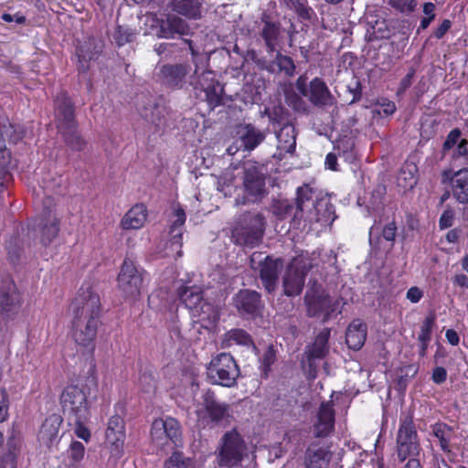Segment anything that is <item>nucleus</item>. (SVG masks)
Returning <instances> with one entry per match:
<instances>
[{
  "label": "nucleus",
  "mask_w": 468,
  "mask_h": 468,
  "mask_svg": "<svg viewBox=\"0 0 468 468\" xmlns=\"http://www.w3.org/2000/svg\"><path fill=\"white\" fill-rule=\"evenodd\" d=\"M177 295L193 317H198L196 322H217L218 314L214 306L204 298V291L198 285L183 284L177 289Z\"/></svg>",
  "instance_id": "nucleus-1"
},
{
  "label": "nucleus",
  "mask_w": 468,
  "mask_h": 468,
  "mask_svg": "<svg viewBox=\"0 0 468 468\" xmlns=\"http://www.w3.org/2000/svg\"><path fill=\"white\" fill-rule=\"evenodd\" d=\"M265 225V218L260 213L244 215L232 229L233 242L250 249L259 246L264 236Z\"/></svg>",
  "instance_id": "nucleus-2"
},
{
  "label": "nucleus",
  "mask_w": 468,
  "mask_h": 468,
  "mask_svg": "<svg viewBox=\"0 0 468 468\" xmlns=\"http://www.w3.org/2000/svg\"><path fill=\"white\" fill-rule=\"evenodd\" d=\"M69 309L75 320L86 322L98 320L102 314L101 298L90 283H83L80 287Z\"/></svg>",
  "instance_id": "nucleus-3"
},
{
  "label": "nucleus",
  "mask_w": 468,
  "mask_h": 468,
  "mask_svg": "<svg viewBox=\"0 0 468 468\" xmlns=\"http://www.w3.org/2000/svg\"><path fill=\"white\" fill-rule=\"evenodd\" d=\"M146 271L135 265L131 258L125 257L117 276L118 289L125 299L135 300L142 292Z\"/></svg>",
  "instance_id": "nucleus-4"
},
{
  "label": "nucleus",
  "mask_w": 468,
  "mask_h": 468,
  "mask_svg": "<svg viewBox=\"0 0 468 468\" xmlns=\"http://www.w3.org/2000/svg\"><path fill=\"white\" fill-rule=\"evenodd\" d=\"M207 375L211 383L231 388L237 382L239 368L230 354L220 353L211 359Z\"/></svg>",
  "instance_id": "nucleus-5"
},
{
  "label": "nucleus",
  "mask_w": 468,
  "mask_h": 468,
  "mask_svg": "<svg viewBox=\"0 0 468 468\" xmlns=\"http://www.w3.org/2000/svg\"><path fill=\"white\" fill-rule=\"evenodd\" d=\"M60 404L64 414L71 420H86L90 415V403L82 387H66L60 395Z\"/></svg>",
  "instance_id": "nucleus-6"
},
{
  "label": "nucleus",
  "mask_w": 468,
  "mask_h": 468,
  "mask_svg": "<svg viewBox=\"0 0 468 468\" xmlns=\"http://www.w3.org/2000/svg\"><path fill=\"white\" fill-rule=\"evenodd\" d=\"M246 445L235 430L227 432L221 439L218 455L219 468H235L239 465L246 452Z\"/></svg>",
  "instance_id": "nucleus-7"
},
{
  "label": "nucleus",
  "mask_w": 468,
  "mask_h": 468,
  "mask_svg": "<svg viewBox=\"0 0 468 468\" xmlns=\"http://www.w3.org/2000/svg\"><path fill=\"white\" fill-rule=\"evenodd\" d=\"M203 408L197 410V420L203 426L210 423L218 424L229 421L231 417L230 407L216 399L212 391L207 390L202 395Z\"/></svg>",
  "instance_id": "nucleus-8"
},
{
  "label": "nucleus",
  "mask_w": 468,
  "mask_h": 468,
  "mask_svg": "<svg viewBox=\"0 0 468 468\" xmlns=\"http://www.w3.org/2000/svg\"><path fill=\"white\" fill-rule=\"evenodd\" d=\"M417 431L410 418H406L400 424L397 436V456L399 462L407 458H416L420 453Z\"/></svg>",
  "instance_id": "nucleus-9"
},
{
  "label": "nucleus",
  "mask_w": 468,
  "mask_h": 468,
  "mask_svg": "<svg viewBox=\"0 0 468 468\" xmlns=\"http://www.w3.org/2000/svg\"><path fill=\"white\" fill-rule=\"evenodd\" d=\"M181 437V427L179 422L171 417L160 418L153 421L151 438L153 442L160 448H164L171 441L178 445Z\"/></svg>",
  "instance_id": "nucleus-10"
},
{
  "label": "nucleus",
  "mask_w": 468,
  "mask_h": 468,
  "mask_svg": "<svg viewBox=\"0 0 468 468\" xmlns=\"http://www.w3.org/2000/svg\"><path fill=\"white\" fill-rule=\"evenodd\" d=\"M232 303L238 313L243 317L256 319L261 316L264 310L261 294L254 290L240 289L233 296Z\"/></svg>",
  "instance_id": "nucleus-11"
},
{
  "label": "nucleus",
  "mask_w": 468,
  "mask_h": 468,
  "mask_svg": "<svg viewBox=\"0 0 468 468\" xmlns=\"http://www.w3.org/2000/svg\"><path fill=\"white\" fill-rule=\"evenodd\" d=\"M44 208L39 218L40 241L43 246H48L58 235L60 220L54 214L55 203L50 197L44 201Z\"/></svg>",
  "instance_id": "nucleus-12"
},
{
  "label": "nucleus",
  "mask_w": 468,
  "mask_h": 468,
  "mask_svg": "<svg viewBox=\"0 0 468 468\" xmlns=\"http://www.w3.org/2000/svg\"><path fill=\"white\" fill-rule=\"evenodd\" d=\"M305 302L310 316L324 315L323 322L335 319L340 312L339 302L333 300L331 296L324 293H306Z\"/></svg>",
  "instance_id": "nucleus-13"
},
{
  "label": "nucleus",
  "mask_w": 468,
  "mask_h": 468,
  "mask_svg": "<svg viewBox=\"0 0 468 468\" xmlns=\"http://www.w3.org/2000/svg\"><path fill=\"white\" fill-rule=\"evenodd\" d=\"M442 182H449L451 194L456 203L468 205V166H463L457 171H443Z\"/></svg>",
  "instance_id": "nucleus-14"
},
{
  "label": "nucleus",
  "mask_w": 468,
  "mask_h": 468,
  "mask_svg": "<svg viewBox=\"0 0 468 468\" xmlns=\"http://www.w3.org/2000/svg\"><path fill=\"white\" fill-rule=\"evenodd\" d=\"M451 150H452L451 154L452 163L455 164L463 159V165L468 166V140L462 138L460 128H453L447 134L441 148V158L445 157Z\"/></svg>",
  "instance_id": "nucleus-15"
},
{
  "label": "nucleus",
  "mask_w": 468,
  "mask_h": 468,
  "mask_svg": "<svg viewBox=\"0 0 468 468\" xmlns=\"http://www.w3.org/2000/svg\"><path fill=\"white\" fill-rule=\"evenodd\" d=\"M190 69L191 67L187 63L164 64L157 73L158 81L162 86L171 90L182 89Z\"/></svg>",
  "instance_id": "nucleus-16"
},
{
  "label": "nucleus",
  "mask_w": 468,
  "mask_h": 468,
  "mask_svg": "<svg viewBox=\"0 0 468 468\" xmlns=\"http://www.w3.org/2000/svg\"><path fill=\"white\" fill-rule=\"evenodd\" d=\"M106 445L114 458H120L123 451L124 422L121 416L114 415L109 419L105 432Z\"/></svg>",
  "instance_id": "nucleus-17"
},
{
  "label": "nucleus",
  "mask_w": 468,
  "mask_h": 468,
  "mask_svg": "<svg viewBox=\"0 0 468 468\" xmlns=\"http://www.w3.org/2000/svg\"><path fill=\"white\" fill-rule=\"evenodd\" d=\"M55 112L58 131L78 128V122L75 118V105L67 93L61 92L56 97Z\"/></svg>",
  "instance_id": "nucleus-18"
},
{
  "label": "nucleus",
  "mask_w": 468,
  "mask_h": 468,
  "mask_svg": "<svg viewBox=\"0 0 468 468\" xmlns=\"http://www.w3.org/2000/svg\"><path fill=\"white\" fill-rule=\"evenodd\" d=\"M330 330L328 328L323 329L315 337L314 342L307 346L305 351L306 360L308 363V378H316V366L314 363V359L324 358L329 350L328 338Z\"/></svg>",
  "instance_id": "nucleus-19"
},
{
  "label": "nucleus",
  "mask_w": 468,
  "mask_h": 468,
  "mask_svg": "<svg viewBox=\"0 0 468 468\" xmlns=\"http://www.w3.org/2000/svg\"><path fill=\"white\" fill-rule=\"evenodd\" d=\"M211 71L201 74L197 84L205 93V100L212 111L223 103L224 88L218 80H215Z\"/></svg>",
  "instance_id": "nucleus-20"
},
{
  "label": "nucleus",
  "mask_w": 468,
  "mask_h": 468,
  "mask_svg": "<svg viewBox=\"0 0 468 468\" xmlns=\"http://www.w3.org/2000/svg\"><path fill=\"white\" fill-rule=\"evenodd\" d=\"M336 218L335 206L327 197L317 198L314 204L313 210H310L306 217H303L304 221L310 225L314 223H320L322 226L331 225Z\"/></svg>",
  "instance_id": "nucleus-21"
},
{
  "label": "nucleus",
  "mask_w": 468,
  "mask_h": 468,
  "mask_svg": "<svg viewBox=\"0 0 468 468\" xmlns=\"http://www.w3.org/2000/svg\"><path fill=\"white\" fill-rule=\"evenodd\" d=\"M282 266L281 259H273L271 256H266L260 262L259 277L264 289L269 292H273L277 288L279 274Z\"/></svg>",
  "instance_id": "nucleus-22"
},
{
  "label": "nucleus",
  "mask_w": 468,
  "mask_h": 468,
  "mask_svg": "<svg viewBox=\"0 0 468 468\" xmlns=\"http://www.w3.org/2000/svg\"><path fill=\"white\" fill-rule=\"evenodd\" d=\"M20 305V296L12 278H3L0 284V314L9 316L17 311Z\"/></svg>",
  "instance_id": "nucleus-23"
},
{
  "label": "nucleus",
  "mask_w": 468,
  "mask_h": 468,
  "mask_svg": "<svg viewBox=\"0 0 468 468\" xmlns=\"http://www.w3.org/2000/svg\"><path fill=\"white\" fill-rule=\"evenodd\" d=\"M148 218V210L144 203L133 205L121 218L120 228L122 230L141 229Z\"/></svg>",
  "instance_id": "nucleus-24"
},
{
  "label": "nucleus",
  "mask_w": 468,
  "mask_h": 468,
  "mask_svg": "<svg viewBox=\"0 0 468 468\" xmlns=\"http://www.w3.org/2000/svg\"><path fill=\"white\" fill-rule=\"evenodd\" d=\"M278 141L276 153L273 157L282 161L286 154H292L296 148V134L292 125L285 124L276 133Z\"/></svg>",
  "instance_id": "nucleus-25"
},
{
  "label": "nucleus",
  "mask_w": 468,
  "mask_h": 468,
  "mask_svg": "<svg viewBox=\"0 0 468 468\" xmlns=\"http://www.w3.org/2000/svg\"><path fill=\"white\" fill-rule=\"evenodd\" d=\"M243 186L248 196L259 197L264 193L265 177L256 165L245 167Z\"/></svg>",
  "instance_id": "nucleus-26"
},
{
  "label": "nucleus",
  "mask_w": 468,
  "mask_h": 468,
  "mask_svg": "<svg viewBox=\"0 0 468 468\" xmlns=\"http://www.w3.org/2000/svg\"><path fill=\"white\" fill-rule=\"evenodd\" d=\"M259 36L263 41L268 54H273L277 49L282 48L283 37L281 23L261 26Z\"/></svg>",
  "instance_id": "nucleus-27"
},
{
  "label": "nucleus",
  "mask_w": 468,
  "mask_h": 468,
  "mask_svg": "<svg viewBox=\"0 0 468 468\" xmlns=\"http://www.w3.org/2000/svg\"><path fill=\"white\" fill-rule=\"evenodd\" d=\"M96 335V324H74L72 336L76 344L83 346L88 354H91L94 350Z\"/></svg>",
  "instance_id": "nucleus-28"
},
{
  "label": "nucleus",
  "mask_w": 468,
  "mask_h": 468,
  "mask_svg": "<svg viewBox=\"0 0 468 468\" xmlns=\"http://www.w3.org/2000/svg\"><path fill=\"white\" fill-rule=\"evenodd\" d=\"M309 101L314 106H331L334 103V97L326 83L319 77L310 81Z\"/></svg>",
  "instance_id": "nucleus-29"
},
{
  "label": "nucleus",
  "mask_w": 468,
  "mask_h": 468,
  "mask_svg": "<svg viewBox=\"0 0 468 468\" xmlns=\"http://www.w3.org/2000/svg\"><path fill=\"white\" fill-rule=\"evenodd\" d=\"M335 412L331 402H323L318 412V420L314 424L316 437H325L334 429Z\"/></svg>",
  "instance_id": "nucleus-30"
},
{
  "label": "nucleus",
  "mask_w": 468,
  "mask_h": 468,
  "mask_svg": "<svg viewBox=\"0 0 468 468\" xmlns=\"http://www.w3.org/2000/svg\"><path fill=\"white\" fill-rule=\"evenodd\" d=\"M62 419L59 415L52 414L43 422L38 433V440L47 446L51 445L58 436Z\"/></svg>",
  "instance_id": "nucleus-31"
},
{
  "label": "nucleus",
  "mask_w": 468,
  "mask_h": 468,
  "mask_svg": "<svg viewBox=\"0 0 468 468\" xmlns=\"http://www.w3.org/2000/svg\"><path fill=\"white\" fill-rule=\"evenodd\" d=\"M331 459L330 452L317 444H312L306 451V468H326Z\"/></svg>",
  "instance_id": "nucleus-32"
},
{
  "label": "nucleus",
  "mask_w": 468,
  "mask_h": 468,
  "mask_svg": "<svg viewBox=\"0 0 468 468\" xmlns=\"http://www.w3.org/2000/svg\"><path fill=\"white\" fill-rule=\"evenodd\" d=\"M272 58L273 71L272 75H282L287 79L292 78L296 73V64L294 59L288 55L283 54L281 48L274 52Z\"/></svg>",
  "instance_id": "nucleus-33"
},
{
  "label": "nucleus",
  "mask_w": 468,
  "mask_h": 468,
  "mask_svg": "<svg viewBox=\"0 0 468 468\" xmlns=\"http://www.w3.org/2000/svg\"><path fill=\"white\" fill-rule=\"evenodd\" d=\"M305 282V276L298 269H289L283 277V291L287 296L301 294Z\"/></svg>",
  "instance_id": "nucleus-34"
},
{
  "label": "nucleus",
  "mask_w": 468,
  "mask_h": 468,
  "mask_svg": "<svg viewBox=\"0 0 468 468\" xmlns=\"http://www.w3.org/2000/svg\"><path fill=\"white\" fill-rule=\"evenodd\" d=\"M187 29L186 21L175 15H168L160 23V32L165 38L173 37L176 34L185 35Z\"/></svg>",
  "instance_id": "nucleus-35"
},
{
  "label": "nucleus",
  "mask_w": 468,
  "mask_h": 468,
  "mask_svg": "<svg viewBox=\"0 0 468 468\" xmlns=\"http://www.w3.org/2000/svg\"><path fill=\"white\" fill-rule=\"evenodd\" d=\"M314 189L308 184L299 186L296 191V208L292 218L293 228H299L303 219V206L306 201L313 199Z\"/></svg>",
  "instance_id": "nucleus-36"
},
{
  "label": "nucleus",
  "mask_w": 468,
  "mask_h": 468,
  "mask_svg": "<svg viewBox=\"0 0 468 468\" xmlns=\"http://www.w3.org/2000/svg\"><path fill=\"white\" fill-rule=\"evenodd\" d=\"M171 9L188 18L197 19L201 16L200 0H170Z\"/></svg>",
  "instance_id": "nucleus-37"
},
{
  "label": "nucleus",
  "mask_w": 468,
  "mask_h": 468,
  "mask_svg": "<svg viewBox=\"0 0 468 468\" xmlns=\"http://www.w3.org/2000/svg\"><path fill=\"white\" fill-rule=\"evenodd\" d=\"M334 150L345 162L354 164L357 160L355 140L352 137H340L334 144Z\"/></svg>",
  "instance_id": "nucleus-38"
},
{
  "label": "nucleus",
  "mask_w": 468,
  "mask_h": 468,
  "mask_svg": "<svg viewBox=\"0 0 468 468\" xmlns=\"http://www.w3.org/2000/svg\"><path fill=\"white\" fill-rule=\"evenodd\" d=\"M367 337L366 324H349L346 333V342L349 348L358 350Z\"/></svg>",
  "instance_id": "nucleus-39"
},
{
  "label": "nucleus",
  "mask_w": 468,
  "mask_h": 468,
  "mask_svg": "<svg viewBox=\"0 0 468 468\" xmlns=\"http://www.w3.org/2000/svg\"><path fill=\"white\" fill-rule=\"evenodd\" d=\"M244 133L240 136V141L244 150L252 151L260 145L265 139L263 132L257 130L252 124H246Z\"/></svg>",
  "instance_id": "nucleus-40"
},
{
  "label": "nucleus",
  "mask_w": 468,
  "mask_h": 468,
  "mask_svg": "<svg viewBox=\"0 0 468 468\" xmlns=\"http://www.w3.org/2000/svg\"><path fill=\"white\" fill-rule=\"evenodd\" d=\"M295 208L296 205L294 206L288 199H273L270 207L271 212L278 220H283L290 217H292V219L294 218ZM292 226L293 227L292 223Z\"/></svg>",
  "instance_id": "nucleus-41"
},
{
  "label": "nucleus",
  "mask_w": 468,
  "mask_h": 468,
  "mask_svg": "<svg viewBox=\"0 0 468 468\" xmlns=\"http://www.w3.org/2000/svg\"><path fill=\"white\" fill-rule=\"evenodd\" d=\"M234 345L249 346L252 345V340L245 331L241 329H234L224 335L222 339V346L228 348Z\"/></svg>",
  "instance_id": "nucleus-42"
},
{
  "label": "nucleus",
  "mask_w": 468,
  "mask_h": 468,
  "mask_svg": "<svg viewBox=\"0 0 468 468\" xmlns=\"http://www.w3.org/2000/svg\"><path fill=\"white\" fill-rule=\"evenodd\" d=\"M432 434L438 439L441 450L450 452V441L454 435L452 429L446 424L436 423L432 426Z\"/></svg>",
  "instance_id": "nucleus-43"
},
{
  "label": "nucleus",
  "mask_w": 468,
  "mask_h": 468,
  "mask_svg": "<svg viewBox=\"0 0 468 468\" xmlns=\"http://www.w3.org/2000/svg\"><path fill=\"white\" fill-rule=\"evenodd\" d=\"M68 147L73 151L80 152L86 145L85 140L78 132V128L63 129L59 131Z\"/></svg>",
  "instance_id": "nucleus-44"
},
{
  "label": "nucleus",
  "mask_w": 468,
  "mask_h": 468,
  "mask_svg": "<svg viewBox=\"0 0 468 468\" xmlns=\"http://www.w3.org/2000/svg\"><path fill=\"white\" fill-rule=\"evenodd\" d=\"M5 250L9 262L13 265L18 264L24 252L22 240L16 236L11 237L6 241Z\"/></svg>",
  "instance_id": "nucleus-45"
},
{
  "label": "nucleus",
  "mask_w": 468,
  "mask_h": 468,
  "mask_svg": "<svg viewBox=\"0 0 468 468\" xmlns=\"http://www.w3.org/2000/svg\"><path fill=\"white\" fill-rule=\"evenodd\" d=\"M24 130L20 125H16L8 122L0 128V136L10 144H17L24 138Z\"/></svg>",
  "instance_id": "nucleus-46"
},
{
  "label": "nucleus",
  "mask_w": 468,
  "mask_h": 468,
  "mask_svg": "<svg viewBox=\"0 0 468 468\" xmlns=\"http://www.w3.org/2000/svg\"><path fill=\"white\" fill-rule=\"evenodd\" d=\"M134 31L125 26L117 25L114 28L112 37L118 47H122L133 40Z\"/></svg>",
  "instance_id": "nucleus-47"
},
{
  "label": "nucleus",
  "mask_w": 468,
  "mask_h": 468,
  "mask_svg": "<svg viewBox=\"0 0 468 468\" xmlns=\"http://www.w3.org/2000/svg\"><path fill=\"white\" fill-rule=\"evenodd\" d=\"M436 6L432 2H425L422 5V12L425 15L420 22V26L417 29V33L419 34L421 30H425L429 27L431 22L435 19Z\"/></svg>",
  "instance_id": "nucleus-48"
},
{
  "label": "nucleus",
  "mask_w": 468,
  "mask_h": 468,
  "mask_svg": "<svg viewBox=\"0 0 468 468\" xmlns=\"http://www.w3.org/2000/svg\"><path fill=\"white\" fill-rule=\"evenodd\" d=\"M192 460L185 457L180 452H175L165 463V468H192Z\"/></svg>",
  "instance_id": "nucleus-49"
},
{
  "label": "nucleus",
  "mask_w": 468,
  "mask_h": 468,
  "mask_svg": "<svg viewBox=\"0 0 468 468\" xmlns=\"http://www.w3.org/2000/svg\"><path fill=\"white\" fill-rule=\"evenodd\" d=\"M372 34L369 40L388 39L392 36L391 30L388 28L386 20L377 21L372 27Z\"/></svg>",
  "instance_id": "nucleus-50"
},
{
  "label": "nucleus",
  "mask_w": 468,
  "mask_h": 468,
  "mask_svg": "<svg viewBox=\"0 0 468 468\" xmlns=\"http://www.w3.org/2000/svg\"><path fill=\"white\" fill-rule=\"evenodd\" d=\"M376 105L378 106V109H376L375 112L384 117L392 115L397 110L395 102L387 98L378 99Z\"/></svg>",
  "instance_id": "nucleus-51"
},
{
  "label": "nucleus",
  "mask_w": 468,
  "mask_h": 468,
  "mask_svg": "<svg viewBox=\"0 0 468 468\" xmlns=\"http://www.w3.org/2000/svg\"><path fill=\"white\" fill-rule=\"evenodd\" d=\"M431 338V324H423L418 335V340L420 343V355L424 356L428 347V344Z\"/></svg>",
  "instance_id": "nucleus-52"
},
{
  "label": "nucleus",
  "mask_w": 468,
  "mask_h": 468,
  "mask_svg": "<svg viewBox=\"0 0 468 468\" xmlns=\"http://www.w3.org/2000/svg\"><path fill=\"white\" fill-rule=\"evenodd\" d=\"M68 453L70 461L73 463H78L85 456V447L83 443L74 441L70 443Z\"/></svg>",
  "instance_id": "nucleus-53"
},
{
  "label": "nucleus",
  "mask_w": 468,
  "mask_h": 468,
  "mask_svg": "<svg viewBox=\"0 0 468 468\" xmlns=\"http://www.w3.org/2000/svg\"><path fill=\"white\" fill-rule=\"evenodd\" d=\"M248 55L260 70H264L272 74V71L274 70L272 59L267 60L265 58H259L255 50L249 51Z\"/></svg>",
  "instance_id": "nucleus-54"
},
{
  "label": "nucleus",
  "mask_w": 468,
  "mask_h": 468,
  "mask_svg": "<svg viewBox=\"0 0 468 468\" xmlns=\"http://www.w3.org/2000/svg\"><path fill=\"white\" fill-rule=\"evenodd\" d=\"M174 216L176 217V219L170 225V234H173L176 230H179L180 228H182L185 225L186 219V212L180 205H177L174 208Z\"/></svg>",
  "instance_id": "nucleus-55"
},
{
  "label": "nucleus",
  "mask_w": 468,
  "mask_h": 468,
  "mask_svg": "<svg viewBox=\"0 0 468 468\" xmlns=\"http://www.w3.org/2000/svg\"><path fill=\"white\" fill-rule=\"evenodd\" d=\"M389 5L400 13H412L417 7L416 0H390Z\"/></svg>",
  "instance_id": "nucleus-56"
},
{
  "label": "nucleus",
  "mask_w": 468,
  "mask_h": 468,
  "mask_svg": "<svg viewBox=\"0 0 468 468\" xmlns=\"http://www.w3.org/2000/svg\"><path fill=\"white\" fill-rule=\"evenodd\" d=\"M347 91L351 94V99L348 104L358 102L362 98V84L360 80L354 78L351 83L347 85Z\"/></svg>",
  "instance_id": "nucleus-57"
},
{
  "label": "nucleus",
  "mask_w": 468,
  "mask_h": 468,
  "mask_svg": "<svg viewBox=\"0 0 468 468\" xmlns=\"http://www.w3.org/2000/svg\"><path fill=\"white\" fill-rule=\"evenodd\" d=\"M415 73V69L411 67L409 69L408 73L400 80L396 92L398 96L403 95L407 91V90L412 85Z\"/></svg>",
  "instance_id": "nucleus-58"
},
{
  "label": "nucleus",
  "mask_w": 468,
  "mask_h": 468,
  "mask_svg": "<svg viewBox=\"0 0 468 468\" xmlns=\"http://www.w3.org/2000/svg\"><path fill=\"white\" fill-rule=\"evenodd\" d=\"M454 220V211L448 207L445 209L439 218V228L440 229H446L451 228L453 224Z\"/></svg>",
  "instance_id": "nucleus-59"
},
{
  "label": "nucleus",
  "mask_w": 468,
  "mask_h": 468,
  "mask_svg": "<svg viewBox=\"0 0 468 468\" xmlns=\"http://www.w3.org/2000/svg\"><path fill=\"white\" fill-rule=\"evenodd\" d=\"M452 23L450 19H443L441 23L434 29L432 37L436 39H441L451 29Z\"/></svg>",
  "instance_id": "nucleus-60"
},
{
  "label": "nucleus",
  "mask_w": 468,
  "mask_h": 468,
  "mask_svg": "<svg viewBox=\"0 0 468 468\" xmlns=\"http://www.w3.org/2000/svg\"><path fill=\"white\" fill-rule=\"evenodd\" d=\"M397 225L393 220L386 224L382 229V237L385 240L394 242L397 236Z\"/></svg>",
  "instance_id": "nucleus-61"
},
{
  "label": "nucleus",
  "mask_w": 468,
  "mask_h": 468,
  "mask_svg": "<svg viewBox=\"0 0 468 468\" xmlns=\"http://www.w3.org/2000/svg\"><path fill=\"white\" fill-rule=\"evenodd\" d=\"M171 238L169 239L170 247H176L178 249L176 251L177 257H181L183 255L182 246H183V232L181 229L176 230L175 233L171 234Z\"/></svg>",
  "instance_id": "nucleus-62"
},
{
  "label": "nucleus",
  "mask_w": 468,
  "mask_h": 468,
  "mask_svg": "<svg viewBox=\"0 0 468 468\" xmlns=\"http://www.w3.org/2000/svg\"><path fill=\"white\" fill-rule=\"evenodd\" d=\"M2 400L0 402V423L4 422L8 417L9 400L8 395L5 388L1 389Z\"/></svg>",
  "instance_id": "nucleus-63"
},
{
  "label": "nucleus",
  "mask_w": 468,
  "mask_h": 468,
  "mask_svg": "<svg viewBox=\"0 0 468 468\" xmlns=\"http://www.w3.org/2000/svg\"><path fill=\"white\" fill-rule=\"evenodd\" d=\"M76 424L75 434L78 438L82 439L85 441H89L90 438V431L82 424L84 420H73Z\"/></svg>",
  "instance_id": "nucleus-64"
}]
</instances>
